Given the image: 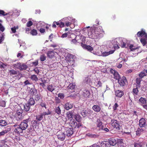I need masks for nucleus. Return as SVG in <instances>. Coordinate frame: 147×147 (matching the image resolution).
<instances>
[{
  "instance_id": "55",
  "label": "nucleus",
  "mask_w": 147,
  "mask_h": 147,
  "mask_svg": "<svg viewBox=\"0 0 147 147\" xmlns=\"http://www.w3.org/2000/svg\"><path fill=\"white\" fill-rule=\"evenodd\" d=\"M5 102L4 101H0V106L5 107Z\"/></svg>"
},
{
  "instance_id": "36",
  "label": "nucleus",
  "mask_w": 147,
  "mask_h": 147,
  "mask_svg": "<svg viewBox=\"0 0 147 147\" xmlns=\"http://www.w3.org/2000/svg\"><path fill=\"white\" fill-rule=\"evenodd\" d=\"M44 116V115L43 114V113H41L36 116V119L38 121H40L43 119Z\"/></svg>"
},
{
  "instance_id": "8",
  "label": "nucleus",
  "mask_w": 147,
  "mask_h": 147,
  "mask_svg": "<svg viewBox=\"0 0 147 147\" xmlns=\"http://www.w3.org/2000/svg\"><path fill=\"white\" fill-rule=\"evenodd\" d=\"M127 80L125 77L123 76L118 80V82L120 86H123L126 84Z\"/></svg>"
},
{
  "instance_id": "50",
  "label": "nucleus",
  "mask_w": 147,
  "mask_h": 147,
  "mask_svg": "<svg viewBox=\"0 0 147 147\" xmlns=\"http://www.w3.org/2000/svg\"><path fill=\"white\" fill-rule=\"evenodd\" d=\"M30 34L33 36L36 35L37 34V31L33 29L31 31Z\"/></svg>"
},
{
  "instance_id": "20",
  "label": "nucleus",
  "mask_w": 147,
  "mask_h": 147,
  "mask_svg": "<svg viewBox=\"0 0 147 147\" xmlns=\"http://www.w3.org/2000/svg\"><path fill=\"white\" fill-rule=\"evenodd\" d=\"M73 106V104L70 103L69 102H67L64 105L65 109L67 110L72 108Z\"/></svg>"
},
{
  "instance_id": "33",
  "label": "nucleus",
  "mask_w": 147,
  "mask_h": 147,
  "mask_svg": "<svg viewBox=\"0 0 147 147\" xmlns=\"http://www.w3.org/2000/svg\"><path fill=\"white\" fill-rule=\"evenodd\" d=\"M55 24L57 26L61 28L65 26L64 23L62 22L61 21H59L58 22H55Z\"/></svg>"
},
{
  "instance_id": "34",
  "label": "nucleus",
  "mask_w": 147,
  "mask_h": 147,
  "mask_svg": "<svg viewBox=\"0 0 147 147\" xmlns=\"http://www.w3.org/2000/svg\"><path fill=\"white\" fill-rule=\"evenodd\" d=\"M66 115L67 117H68L69 119H70L72 118L73 116V113L72 111H68L66 113Z\"/></svg>"
},
{
  "instance_id": "42",
  "label": "nucleus",
  "mask_w": 147,
  "mask_h": 147,
  "mask_svg": "<svg viewBox=\"0 0 147 147\" xmlns=\"http://www.w3.org/2000/svg\"><path fill=\"white\" fill-rule=\"evenodd\" d=\"M74 118L78 122H80L81 120L80 116L78 114H76L75 115Z\"/></svg>"
},
{
  "instance_id": "16",
  "label": "nucleus",
  "mask_w": 147,
  "mask_h": 147,
  "mask_svg": "<svg viewBox=\"0 0 147 147\" xmlns=\"http://www.w3.org/2000/svg\"><path fill=\"white\" fill-rule=\"evenodd\" d=\"M14 131L15 133L17 134H19L20 133L23 132V130L19 125H18V126L15 129Z\"/></svg>"
},
{
  "instance_id": "46",
  "label": "nucleus",
  "mask_w": 147,
  "mask_h": 147,
  "mask_svg": "<svg viewBox=\"0 0 147 147\" xmlns=\"http://www.w3.org/2000/svg\"><path fill=\"white\" fill-rule=\"evenodd\" d=\"M95 84L97 87H101L102 85V83L100 81L96 82Z\"/></svg>"
},
{
  "instance_id": "35",
  "label": "nucleus",
  "mask_w": 147,
  "mask_h": 147,
  "mask_svg": "<svg viewBox=\"0 0 147 147\" xmlns=\"http://www.w3.org/2000/svg\"><path fill=\"white\" fill-rule=\"evenodd\" d=\"M97 126L99 128V130L103 129V126L102 125V123L100 121L99 119L97 120Z\"/></svg>"
},
{
  "instance_id": "56",
  "label": "nucleus",
  "mask_w": 147,
  "mask_h": 147,
  "mask_svg": "<svg viewBox=\"0 0 147 147\" xmlns=\"http://www.w3.org/2000/svg\"><path fill=\"white\" fill-rule=\"evenodd\" d=\"M9 73L10 75H15L17 74V72L14 70H10L9 71Z\"/></svg>"
},
{
  "instance_id": "7",
  "label": "nucleus",
  "mask_w": 147,
  "mask_h": 147,
  "mask_svg": "<svg viewBox=\"0 0 147 147\" xmlns=\"http://www.w3.org/2000/svg\"><path fill=\"white\" fill-rule=\"evenodd\" d=\"M139 126L141 127L147 129V120L144 118H141L139 121Z\"/></svg>"
},
{
  "instance_id": "10",
  "label": "nucleus",
  "mask_w": 147,
  "mask_h": 147,
  "mask_svg": "<svg viewBox=\"0 0 147 147\" xmlns=\"http://www.w3.org/2000/svg\"><path fill=\"white\" fill-rule=\"evenodd\" d=\"M110 72L114 76V78L116 80H118L120 78H121L118 73L115 70H113L112 69H111L110 70Z\"/></svg>"
},
{
  "instance_id": "41",
  "label": "nucleus",
  "mask_w": 147,
  "mask_h": 147,
  "mask_svg": "<svg viewBox=\"0 0 147 147\" xmlns=\"http://www.w3.org/2000/svg\"><path fill=\"white\" fill-rule=\"evenodd\" d=\"M55 113L58 115H59L61 114V110L59 107H56L55 108Z\"/></svg>"
},
{
  "instance_id": "4",
  "label": "nucleus",
  "mask_w": 147,
  "mask_h": 147,
  "mask_svg": "<svg viewBox=\"0 0 147 147\" xmlns=\"http://www.w3.org/2000/svg\"><path fill=\"white\" fill-rule=\"evenodd\" d=\"M124 39V38H119V43H118L117 40H116L112 41V42L110 43L108 47L111 49H114L115 51L116 49H117L119 48L118 44L121 46L120 45V39Z\"/></svg>"
},
{
  "instance_id": "3",
  "label": "nucleus",
  "mask_w": 147,
  "mask_h": 147,
  "mask_svg": "<svg viewBox=\"0 0 147 147\" xmlns=\"http://www.w3.org/2000/svg\"><path fill=\"white\" fill-rule=\"evenodd\" d=\"M81 46L84 49L87 50L88 51L91 52L94 55L98 56H101L102 52L100 49L96 51H93V48L89 45H86L82 43L81 44Z\"/></svg>"
},
{
  "instance_id": "13",
  "label": "nucleus",
  "mask_w": 147,
  "mask_h": 147,
  "mask_svg": "<svg viewBox=\"0 0 147 147\" xmlns=\"http://www.w3.org/2000/svg\"><path fill=\"white\" fill-rule=\"evenodd\" d=\"M65 134L63 132H58L57 133V136L58 138L61 141L64 140L65 137Z\"/></svg>"
},
{
  "instance_id": "18",
  "label": "nucleus",
  "mask_w": 147,
  "mask_h": 147,
  "mask_svg": "<svg viewBox=\"0 0 147 147\" xmlns=\"http://www.w3.org/2000/svg\"><path fill=\"white\" fill-rule=\"evenodd\" d=\"M92 109L96 112H99L100 111L101 108L99 105H94L93 106Z\"/></svg>"
},
{
  "instance_id": "54",
  "label": "nucleus",
  "mask_w": 147,
  "mask_h": 147,
  "mask_svg": "<svg viewBox=\"0 0 147 147\" xmlns=\"http://www.w3.org/2000/svg\"><path fill=\"white\" fill-rule=\"evenodd\" d=\"M100 49V47L98 45H96L94 47L93 51H96L97 50L99 49Z\"/></svg>"
},
{
  "instance_id": "60",
  "label": "nucleus",
  "mask_w": 147,
  "mask_h": 147,
  "mask_svg": "<svg viewBox=\"0 0 147 147\" xmlns=\"http://www.w3.org/2000/svg\"><path fill=\"white\" fill-rule=\"evenodd\" d=\"M89 147H100L98 143H95L89 146Z\"/></svg>"
},
{
  "instance_id": "62",
  "label": "nucleus",
  "mask_w": 147,
  "mask_h": 147,
  "mask_svg": "<svg viewBox=\"0 0 147 147\" xmlns=\"http://www.w3.org/2000/svg\"><path fill=\"white\" fill-rule=\"evenodd\" d=\"M40 105L41 106V107H44L45 109H46V105L45 102H41L40 104Z\"/></svg>"
},
{
  "instance_id": "43",
  "label": "nucleus",
  "mask_w": 147,
  "mask_h": 147,
  "mask_svg": "<svg viewBox=\"0 0 147 147\" xmlns=\"http://www.w3.org/2000/svg\"><path fill=\"white\" fill-rule=\"evenodd\" d=\"M13 65L14 67L20 69L21 67V63H17L16 64H13Z\"/></svg>"
},
{
  "instance_id": "9",
  "label": "nucleus",
  "mask_w": 147,
  "mask_h": 147,
  "mask_svg": "<svg viewBox=\"0 0 147 147\" xmlns=\"http://www.w3.org/2000/svg\"><path fill=\"white\" fill-rule=\"evenodd\" d=\"M147 130V129L146 128L141 127H139L136 131V135L137 136H140L141 134L146 131Z\"/></svg>"
},
{
  "instance_id": "58",
  "label": "nucleus",
  "mask_w": 147,
  "mask_h": 147,
  "mask_svg": "<svg viewBox=\"0 0 147 147\" xmlns=\"http://www.w3.org/2000/svg\"><path fill=\"white\" fill-rule=\"evenodd\" d=\"M118 106L117 104L116 103H115V105L113 106V111H115L117 109V108Z\"/></svg>"
},
{
  "instance_id": "22",
  "label": "nucleus",
  "mask_w": 147,
  "mask_h": 147,
  "mask_svg": "<svg viewBox=\"0 0 147 147\" xmlns=\"http://www.w3.org/2000/svg\"><path fill=\"white\" fill-rule=\"evenodd\" d=\"M115 95L117 96L121 97L123 95V92L120 90H118L115 91Z\"/></svg>"
},
{
  "instance_id": "48",
  "label": "nucleus",
  "mask_w": 147,
  "mask_h": 147,
  "mask_svg": "<svg viewBox=\"0 0 147 147\" xmlns=\"http://www.w3.org/2000/svg\"><path fill=\"white\" fill-rule=\"evenodd\" d=\"M64 97V94L62 93H60L58 94V97L61 99H63Z\"/></svg>"
},
{
  "instance_id": "47",
  "label": "nucleus",
  "mask_w": 147,
  "mask_h": 147,
  "mask_svg": "<svg viewBox=\"0 0 147 147\" xmlns=\"http://www.w3.org/2000/svg\"><path fill=\"white\" fill-rule=\"evenodd\" d=\"M40 59L41 61H44L46 60V57L45 55L42 54L40 56Z\"/></svg>"
},
{
  "instance_id": "25",
  "label": "nucleus",
  "mask_w": 147,
  "mask_h": 147,
  "mask_svg": "<svg viewBox=\"0 0 147 147\" xmlns=\"http://www.w3.org/2000/svg\"><path fill=\"white\" fill-rule=\"evenodd\" d=\"M69 124L70 125L73 127L75 128L77 125V122L74 120H71Z\"/></svg>"
},
{
  "instance_id": "45",
  "label": "nucleus",
  "mask_w": 147,
  "mask_h": 147,
  "mask_svg": "<svg viewBox=\"0 0 147 147\" xmlns=\"http://www.w3.org/2000/svg\"><path fill=\"white\" fill-rule=\"evenodd\" d=\"M75 86V84L74 83H71L68 86V87L70 89H74Z\"/></svg>"
},
{
  "instance_id": "59",
  "label": "nucleus",
  "mask_w": 147,
  "mask_h": 147,
  "mask_svg": "<svg viewBox=\"0 0 147 147\" xmlns=\"http://www.w3.org/2000/svg\"><path fill=\"white\" fill-rule=\"evenodd\" d=\"M5 28L0 23V30L3 32L5 30Z\"/></svg>"
},
{
  "instance_id": "52",
  "label": "nucleus",
  "mask_w": 147,
  "mask_h": 147,
  "mask_svg": "<svg viewBox=\"0 0 147 147\" xmlns=\"http://www.w3.org/2000/svg\"><path fill=\"white\" fill-rule=\"evenodd\" d=\"M138 87H136V88H134L133 90V93L135 94L136 95H137L138 94Z\"/></svg>"
},
{
  "instance_id": "6",
  "label": "nucleus",
  "mask_w": 147,
  "mask_h": 147,
  "mask_svg": "<svg viewBox=\"0 0 147 147\" xmlns=\"http://www.w3.org/2000/svg\"><path fill=\"white\" fill-rule=\"evenodd\" d=\"M79 37V36H76L74 34H71L70 35V38L71 39L69 40L71 43L72 44L76 45L77 42H79L78 39V38Z\"/></svg>"
},
{
  "instance_id": "1",
  "label": "nucleus",
  "mask_w": 147,
  "mask_h": 147,
  "mask_svg": "<svg viewBox=\"0 0 147 147\" xmlns=\"http://www.w3.org/2000/svg\"><path fill=\"white\" fill-rule=\"evenodd\" d=\"M104 34L101 26L95 25L91 27L88 31V35L91 38L99 39L103 37Z\"/></svg>"
},
{
  "instance_id": "39",
  "label": "nucleus",
  "mask_w": 147,
  "mask_h": 147,
  "mask_svg": "<svg viewBox=\"0 0 147 147\" xmlns=\"http://www.w3.org/2000/svg\"><path fill=\"white\" fill-rule=\"evenodd\" d=\"M84 82L86 83L87 84H90L91 82L90 77L88 76L85 78V79L84 80Z\"/></svg>"
},
{
  "instance_id": "19",
  "label": "nucleus",
  "mask_w": 147,
  "mask_h": 147,
  "mask_svg": "<svg viewBox=\"0 0 147 147\" xmlns=\"http://www.w3.org/2000/svg\"><path fill=\"white\" fill-rule=\"evenodd\" d=\"M15 117L16 119L18 121L22 119L23 118V116L22 113L18 112H17L15 114Z\"/></svg>"
},
{
  "instance_id": "26",
  "label": "nucleus",
  "mask_w": 147,
  "mask_h": 147,
  "mask_svg": "<svg viewBox=\"0 0 147 147\" xmlns=\"http://www.w3.org/2000/svg\"><path fill=\"white\" fill-rule=\"evenodd\" d=\"M11 130L10 128H7L5 130L0 132V136H4L5 134Z\"/></svg>"
},
{
  "instance_id": "23",
  "label": "nucleus",
  "mask_w": 147,
  "mask_h": 147,
  "mask_svg": "<svg viewBox=\"0 0 147 147\" xmlns=\"http://www.w3.org/2000/svg\"><path fill=\"white\" fill-rule=\"evenodd\" d=\"M20 10L18 11L17 9H15L13 12H10L11 15H10V16H15L18 17L20 15Z\"/></svg>"
},
{
  "instance_id": "44",
  "label": "nucleus",
  "mask_w": 147,
  "mask_h": 147,
  "mask_svg": "<svg viewBox=\"0 0 147 147\" xmlns=\"http://www.w3.org/2000/svg\"><path fill=\"white\" fill-rule=\"evenodd\" d=\"M84 95L85 97H87L89 96L90 93L88 90H85L84 92Z\"/></svg>"
},
{
  "instance_id": "29",
  "label": "nucleus",
  "mask_w": 147,
  "mask_h": 147,
  "mask_svg": "<svg viewBox=\"0 0 147 147\" xmlns=\"http://www.w3.org/2000/svg\"><path fill=\"white\" fill-rule=\"evenodd\" d=\"M37 90L35 88H31L29 91V93L32 95H33L36 93Z\"/></svg>"
},
{
  "instance_id": "12",
  "label": "nucleus",
  "mask_w": 147,
  "mask_h": 147,
  "mask_svg": "<svg viewBox=\"0 0 147 147\" xmlns=\"http://www.w3.org/2000/svg\"><path fill=\"white\" fill-rule=\"evenodd\" d=\"M24 121L22 122L19 125L21 127L23 130H25L27 128L28 126L27 123L26 122V120H24Z\"/></svg>"
},
{
  "instance_id": "5",
  "label": "nucleus",
  "mask_w": 147,
  "mask_h": 147,
  "mask_svg": "<svg viewBox=\"0 0 147 147\" xmlns=\"http://www.w3.org/2000/svg\"><path fill=\"white\" fill-rule=\"evenodd\" d=\"M62 21L64 22L65 26L68 27L71 24L76 23L75 19L72 18L70 17H66L62 20Z\"/></svg>"
},
{
  "instance_id": "15",
  "label": "nucleus",
  "mask_w": 147,
  "mask_h": 147,
  "mask_svg": "<svg viewBox=\"0 0 147 147\" xmlns=\"http://www.w3.org/2000/svg\"><path fill=\"white\" fill-rule=\"evenodd\" d=\"M111 125L114 128H116L117 129L119 128V123L117 122L116 120L113 119L111 121Z\"/></svg>"
},
{
  "instance_id": "32",
  "label": "nucleus",
  "mask_w": 147,
  "mask_h": 147,
  "mask_svg": "<svg viewBox=\"0 0 147 147\" xmlns=\"http://www.w3.org/2000/svg\"><path fill=\"white\" fill-rule=\"evenodd\" d=\"M7 124V122L5 120H0V127L5 126H6Z\"/></svg>"
},
{
  "instance_id": "64",
  "label": "nucleus",
  "mask_w": 147,
  "mask_h": 147,
  "mask_svg": "<svg viewBox=\"0 0 147 147\" xmlns=\"http://www.w3.org/2000/svg\"><path fill=\"white\" fill-rule=\"evenodd\" d=\"M134 147H142V145L140 143H135L134 144Z\"/></svg>"
},
{
  "instance_id": "24",
  "label": "nucleus",
  "mask_w": 147,
  "mask_h": 147,
  "mask_svg": "<svg viewBox=\"0 0 147 147\" xmlns=\"http://www.w3.org/2000/svg\"><path fill=\"white\" fill-rule=\"evenodd\" d=\"M24 109L26 111H28L30 110V105L28 103H25L23 105Z\"/></svg>"
},
{
  "instance_id": "37",
  "label": "nucleus",
  "mask_w": 147,
  "mask_h": 147,
  "mask_svg": "<svg viewBox=\"0 0 147 147\" xmlns=\"http://www.w3.org/2000/svg\"><path fill=\"white\" fill-rule=\"evenodd\" d=\"M141 79L142 78H137L136 79V83H137L136 87H140V82L142 80Z\"/></svg>"
},
{
  "instance_id": "51",
  "label": "nucleus",
  "mask_w": 147,
  "mask_h": 147,
  "mask_svg": "<svg viewBox=\"0 0 147 147\" xmlns=\"http://www.w3.org/2000/svg\"><path fill=\"white\" fill-rule=\"evenodd\" d=\"M31 78L32 80L35 81H36L38 80V78L35 75H33L31 76Z\"/></svg>"
},
{
  "instance_id": "27",
  "label": "nucleus",
  "mask_w": 147,
  "mask_h": 147,
  "mask_svg": "<svg viewBox=\"0 0 147 147\" xmlns=\"http://www.w3.org/2000/svg\"><path fill=\"white\" fill-rule=\"evenodd\" d=\"M147 73L145 69L143 70L139 75V76L140 78H142L144 76H146Z\"/></svg>"
},
{
  "instance_id": "28",
  "label": "nucleus",
  "mask_w": 147,
  "mask_h": 147,
  "mask_svg": "<svg viewBox=\"0 0 147 147\" xmlns=\"http://www.w3.org/2000/svg\"><path fill=\"white\" fill-rule=\"evenodd\" d=\"M35 102V100L33 98H30L27 103L28 104L32 106L34 104Z\"/></svg>"
},
{
  "instance_id": "31",
  "label": "nucleus",
  "mask_w": 147,
  "mask_h": 147,
  "mask_svg": "<svg viewBox=\"0 0 147 147\" xmlns=\"http://www.w3.org/2000/svg\"><path fill=\"white\" fill-rule=\"evenodd\" d=\"M55 53L53 51H50L47 53L48 57L49 58H52L54 55Z\"/></svg>"
},
{
  "instance_id": "14",
  "label": "nucleus",
  "mask_w": 147,
  "mask_h": 147,
  "mask_svg": "<svg viewBox=\"0 0 147 147\" xmlns=\"http://www.w3.org/2000/svg\"><path fill=\"white\" fill-rule=\"evenodd\" d=\"M115 51L114 49H111L109 51H105L103 52H102L101 56L103 57H106L110 54H112Z\"/></svg>"
},
{
  "instance_id": "61",
  "label": "nucleus",
  "mask_w": 147,
  "mask_h": 147,
  "mask_svg": "<svg viewBox=\"0 0 147 147\" xmlns=\"http://www.w3.org/2000/svg\"><path fill=\"white\" fill-rule=\"evenodd\" d=\"M117 142L118 143V144L119 145L120 144L121 145L122 144H123V140L122 139H119L117 140Z\"/></svg>"
},
{
  "instance_id": "21",
  "label": "nucleus",
  "mask_w": 147,
  "mask_h": 147,
  "mask_svg": "<svg viewBox=\"0 0 147 147\" xmlns=\"http://www.w3.org/2000/svg\"><path fill=\"white\" fill-rule=\"evenodd\" d=\"M109 142L110 145L114 146L117 143V141L116 140L113 138H111L109 140Z\"/></svg>"
},
{
  "instance_id": "53",
  "label": "nucleus",
  "mask_w": 147,
  "mask_h": 147,
  "mask_svg": "<svg viewBox=\"0 0 147 147\" xmlns=\"http://www.w3.org/2000/svg\"><path fill=\"white\" fill-rule=\"evenodd\" d=\"M4 34L3 33L1 34V36H0V44L3 41L4 39Z\"/></svg>"
},
{
  "instance_id": "49",
  "label": "nucleus",
  "mask_w": 147,
  "mask_h": 147,
  "mask_svg": "<svg viewBox=\"0 0 147 147\" xmlns=\"http://www.w3.org/2000/svg\"><path fill=\"white\" fill-rule=\"evenodd\" d=\"M27 66L25 64H22V65L21 64L20 70H22L24 69H25L27 68Z\"/></svg>"
},
{
  "instance_id": "2",
  "label": "nucleus",
  "mask_w": 147,
  "mask_h": 147,
  "mask_svg": "<svg viewBox=\"0 0 147 147\" xmlns=\"http://www.w3.org/2000/svg\"><path fill=\"white\" fill-rule=\"evenodd\" d=\"M120 41V45L121 47L122 48H127L129 47L131 51H134L138 48V47H135L132 45H129L127 43V42L125 39H121Z\"/></svg>"
},
{
  "instance_id": "11",
  "label": "nucleus",
  "mask_w": 147,
  "mask_h": 147,
  "mask_svg": "<svg viewBox=\"0 0 147 147\" xmlns=\"http://www.w3.org/2000/svg\"><path fill=\"white\" fill-rule=\"evenodd\" d=\"M66 134L68 136H70L73 134L74 131L72 128H66L65 129Z\"/></svg>"
},
{
  "instance_id": "63",
  "label": "nucleus",
  "mask_w": 147,
  "mask_h": 147,
  "mask_svg": "<svg viewBox=\"0 0 147 147\" xmlns=\"http://www.w3.org/2000/svg\"><path fill=\"white\" fill-rule=\"evenodd\" d=\"M51 112L49 111V110H48V111L47 112H45L43 113V115L44 116L46 115H49L51 114Z\"/></svg>"
},
{
  "instance_id": "38",
  "label": "nucleus",
  "mask_w": 147,
  "mask_h": 147,
  "mask_svg": "<svg viewBox=\"0 0 147 147\" xmlns=\"http://www.w3.org/2000/svg\"><path fill=\"white\" fill-rule=\"evenodd\" d=\"M11 15V12H9L8 13H5L3 11L0 10V15H2L3 16H5L6 15Z\"/></svg>"
},
{
  "instance_id": "57",
  "label": "nucleus",
  "mask_w": 147,
  "mask_h": 147,
  "mask_svg": "<svg viewBox=\"0 0 147 147\" xmlns=\"http://www.w3.org/2000/svg\"><path fill=\"white\" fill-rule=\"evenodd\" d=\"M33 23L31 21H28L26 24V26L27 27H29L32 25Z\"/></svg>"
},
{
  "instance_id": "40",
  "label": "nucleus",
  "mask_w": 147,
  "mask_h": 147,
  "mask_svg": "<svg viewBox=\"0 0 147 147\" xmlns=\"http://www.w3.org/2000/svg\"><path fill=\"white\" fill-rule=\"evenodd\" d=\"M41 97L40 93H38L36 94L35 96V100L36 101H38L41 99Z\"/></svg>"
},
{
  "instance_id": "30",
  "label": "nucleus",
  "mask_w": 147,
  "mask_h": 147,
  "mask_svg": "<svg viewBox=\"0 0 147 147\" xmlns=\"http://www.w3.org/2000/svg\"><path fill=\"white\" fill-rule=\"evenodd\" d=\"M139 102H140V105H143L145 104L146 103L147 100L146 98L141 97L139 100Z\"/></svg>"
},
{
  "instance_id": "17",
  "label": "nucleus",
  "mask_w": 147,
  "mask_h": 147,
  "mask_svg": "<svg viewBox=\"0 0 147 147\" xmlns=\"http://www.w3.org/2000/svg\"><path fill=\"white\" fill-rule=\"evenodd\" d=\"M56 87L54 84H51L48 85L47 86V89L48 91L52 92L55 90Z\"/></svg>"
}]
</instances>
